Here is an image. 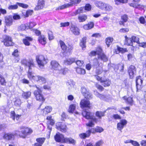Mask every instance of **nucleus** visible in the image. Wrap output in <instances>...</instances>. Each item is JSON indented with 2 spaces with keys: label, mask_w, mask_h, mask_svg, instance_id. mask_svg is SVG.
<instances>
[{
  "label": "nucleus",
  "mask_w": 146,
  "mask_h": 146,
  "mask_svg": "<svg viewBox=\"0 0 146 146\" xmlns=\"http://www.w3.org/2000/svg\"><path fill=\"white\" fill-rule=\"evenodd\" d=\"M64 138L63 135L59 133H57L54 136L55 140L58 142L63 143Z\"/></svg>",
  "instance_id": "nucleus-15"
},
{
  "label": "nucleus",
  "mask_w": 146,
  "mask_h": 146,
  "mask_svg": "<svg viewBox=\"0 0 146 146\" xmlns=\"http://www.w3.org/2000/svg\"><path fill=\"white\" fill-rule=\"evenodd\" d=\"M83 8L80 7L74 13V15H76L77 14L83 13Z\"/></svg>",
  "instance_id": "nucleus-50"
},
{
  "label": "nucleus",
  "mask_w": 146,
  "mask_h": 146,
  "mask_svg": "<svg viewBox=\"0 0 146 146\" xmlns=\"http://www.w3.org/2000/svg\"><path fill=\"white\" fill-rule=\"evenodd\" d=\"M123 99L125 100L129 104L132 103L133 101L132 97H129L127 98L126 96H124L123 98Z\"/></svg>",
  "instance_id": "nucleus-45"
},
{
  "label": "nucleus",
  "mask_w": 146,
  "mask_h": 146,
  "mask_svg": "<svg viewBox=\"0 0 146 146\" xmlns=\"http://www.w3.org/2000/svg\"><path fill=\"white\" fill-rule=\"evenodd\" d=\"M33 13V11L32 10H30L27 11L26 13L25 16L26 17H28L29 15H32Z\"/></svg>",
  "instance_id": "nucleus-63"
},
{
  "label": "nucleus",
  "mask_w": 146,
  "mask_h": 146,
  "mask_svg": "<svg viewBox=\"0 0 146 146\" xmlns=\"http://www.w3.org/2000/svg\"><path fill=\"white\" fill-rule=\"evenodd\" d=\"M73 49V46L72 45H68L66 47V49L65 50L67 52L70 53L71 52Z\"/></svg>",
  "instance_id": "nucleus-54"
},
{
  "label": "nucleus",
  "mask_w": 146,
  "mask_h": 146,
  "mask_svg": "<svg viewBox=\"0 0 146 146\" xmlns=\"http://www.w3.org/2000/svg\"><path fill=\"white\" fill-rule=\"evenodd\" d=\"M4 39L3 41L4 44L6 46H12L13 44L12 40L11 37L5 35L3 36Z\"/></svg>",
  "instance_id": "nucleus-8"
},
{
  "label": "nucleus",
  "mask_w": 146,
  "mask_h": 146,
  "mask_svg": "<svg viewBox=\"0 0 146 146\" xmlns=\"http://www.w3.org/2000/svg\"><path fill=\"white\" fill-rule=\"evenodd\" d=\"M136 69L135 66L133 65L130 66L128 70V72L131 78H132L134 76V75L136 73Z\"/></svg>",
  "instance_id": "nucleus-13"
},
{
  "label": "nucleus",
  "mask_w": 146,
  "mask_h": 146,
  "mask_svg": "<svg viewBox=\"0 0 146 146\" xmlns=\"http://www.w3.org/2000/svg\"><path fill=\"white\" fill-rule=\"evenodd\" d=\"M52 130V127H50L49 126H48L47 127V131L48 133V135L47 136V138L48 139H49L50 138V134L51 131Z\"/></svg>",
  "instance_id": "nucleus-59"
},
{
  "label": "nucleus",
  "mask_w": 146,
  "mask_h": 146,
  "mask_svg": "<svg viewBox=\"0 0 146 146\" xmlns=\"http://www.w3.org/2000/svg\"><path fill=\"white\" fill-rule=\"evenodd\" d=\"M87 99H84L81 100L80 103V107L82 109L85 108H90V103L89 101L87 100Z\"/></svg>",
  "instance_id": "nucleus-10"
},
{
  "label": "nucleus",
  "mask_w": 146,
  "mask_h": 146,
  "mask_svg": "<svg viewBox=\"0 0 146 146\" xmlns=\"http://www.w3.org/2000/svg\"><path fill=\"white\" fill-rule=\"evenodd\" d=\"M75 61V59L74 58H69L64 60V63L66 65H70L71 64Z\"/></svg>",
  "instance_id": "nucleus-32"
},
{
  "label": "nucleus",
  "mask_w": 146,
  "mask_h": 146,
  "mask_svg": "<svg viewBox=\"0 0 146 146\" xmlns=\"http://www.w3.org/2000/svg\"><path fill=\"white\" fill-rule=\"evenodd\" d=\"M12 55L15 57H16V59L15 60V62H17L19 60V54H18V50L17 49L15 50L12 53Z\"/></svg>",
  "instance_id": "nucleus-38"
},
{
  "label": "nucleus",
  "mask_w": 146,
  "mask_h": 146,
  "mask_svg": "<svg viewBox=\"0 0 146 146\" xmlns=\"http://www.w3.org/2000/svg\"><path fill=\"white\" fill-rule=\"evenodd\" d=\"M17 4L14 5H9L8 7V9L9 10H14L18 8V6Z\"/></svg>",
  "instance_id": "nucleus-53"
},
{
  "label": "nucleus",
  "mask_w": 146,
  "mask_h": 146,
  "mask_svg": "<svg viewBox=\"0 0 146 146\" xmlns=\"http://www.w3.org/2000/svg\"><path fill=\"white\" fill-rule=\"evenodd\" d=\"M29 29V27L27 25H26L25 24H22L18 27L19 30L24 31Z\"/></svg>",
  "instance_id": "nucleus-44"
},
{
  "label": "nucleus",
  "mask_w": 146,
  "mask_h": 146,
  "mask_svg": "<svg viewBox=\"0 0 146 146\" xmlns=\"http://www.w3.org/2000/svg\"><path fill=\"white\" fill-rule=\"evenodd\" d=\"M87 19V16L85 15H80L78 17V19L79 22H83Z\"/></svg>",
  "instance_id": "nucleus-37"
},
{
  "label": "nucleus",
  "mask_w": 146,
  "mask_h": 146,
  "mask_svg": "<svg viewBox=\"0 0 146 146\" xmlns=\"http://www.w3.org/2000/svg\"><path fill=\"white\" fill-rule=\"evenodd\" d=\"M77 104H71L69 107L68 111L70 113H73L75 110L76 107L77 106Z\"/></svg>",
  "instance_id": "nucleus-22"
},
{
  "label": "nucleus",
  "mask_w": 146,
  "mask_h": 146,
  "mask_svg": "<svg viewBox=\"0 0 146 146\" xmlns=\"http://www.w3.org/2000/svg\"><path fill=\"white\" fill-rule=\"evenodd\" d=\"M6 82L5 78L1 74H0V84L2 86H5Z\"/></svg>",
  "instance_id": "nucleus-42"
},
{
  "label": "nucleus",
  "mask_w": 146,
  "mask_h": 146,
  "mask_svg": "<svg viewBox=\"0 0 146 146\" xmlns=\"http://www.w3.org/2000/svg\"><path fill=\"white\" fill-rule=\"evenodd\" d=\"M15 134L14 133H5L3 136V138L7 140H13L15 137Z\"/></svg>",
  "instance_id": "nucleus-14"
},
{
  "label": "nucleus",
  "mask_w": 146,
  "mask_h": 146,
  "mask_svg": "<svg viewBox=\"0 0 146 146\" xmlns=\"http://www.w3.org/2000/svg\"><path fill=\"white\" fill-rule=\"evenodd\" d=\"M113 40V38L110 37H109L106 39V43L108 47H109L110 45L111 44Z\"/></svg>",
  "instance_id": "nucleus-41"
},
{
  "label": "nucleus",
  "mask_w": 146,
  "mask_h": 146,
  "mask_svg": "<svg viewBox=\"0 0 146 146\" xmlns=\"http://www.w3.org/2000/svg\"><path fill=\"white\" fill-rule=\"evenodd\" d=\"M115 4L117 5H119L121 3H124L127 2V0H115Z\"/></svg>",
  "instance_id": "nucleus-51"
},
{
  "label": "nucleus",
  "mask_w": 146,
  "mask_h": 146,
  "mask_svg": "<svg viewBox=\"0 0 146 146\" xmlns=\"http://www.w3.org/2000/svg\"><path fill=\"white\" fill-rule=\"evenodd\" d=\"M98 57L99 59H100L104 62H106L108 60V58L106 55L103 53L98 55Z\"/></svg>",
  "instance_id": "nucleus-35"
},
{
  "label": "nucleus",
  "mask_w": 146,
  "mask_h": 146,
  "mask_svg": "<svg viewBox=\"0 0 146 146\" xmlns=\"http://www.w3.org/2000/svg\"><path fill=\"white\" fill-rule=\"evenodd\" d=\"M51 68L54 70V72L57 74H64L67 71V68H62L59 63L55 60L52 61L50 62Z\"/></svg>",
  "instance_id": "nucleus-2"
},
{
  "label": "nucleus",
  "mask_w": 146,
  "mask_h": 146,
  "mask_svg": "<svg viewBox=\"0 0 146 146\" xmlns=\"http://www.w3.org/2000/svg\"><path fill=\"white\" fill-rule=\"evenodd\" d=\"M52 109V108L50 106H46L43 110V114L46 115L50 113Z\"/></svg>",
  "instance_id": "nucleus-30"
},
{
  "label": "nucleus",
  "mask_w": 146,
  "mask_h": 146,
  "mask_svg": "<svg viewBox=\"0 0 146 146\" xmlns=\"http://www.w3.org/2000/svg\"><path fill=\"white\" fill-rule=\"evenodd\" d=\"M104 115V112L97 111L96 112V115L99 119H101L102 117Z\"/></svg>",
  "instance_id": "nucleus-43"
},
{
  "label": "nucleus",
  "mask_w": 146,
  "mask_h": 146,
  "mask_svg": "<svg viewBox=\"0 0 146 146\" xmlns=\"http://www.w3.org/2000/svg\"><path fill=\"white\" fill-rule=\"evenodd\" d=\"M131 38L132 40V42H136L138 44L139 43V38L137 37H136L135 36H133L131 37Z\"/></svg>",
  "instance_id": "nucleus-52"
},
{
  "label": "nucleus",
  "mask_w": 146,
  "mask_h": 146,
  "mask_svg": "<svg viewBox=\"0 0 146 146\" xmlns=\"http://www.w3.org/2000/svg\"><path fill=\"white\" fill-rule=\"evenodd\" d=\"M63 143L71 144L75 145L76 143V141L71 137H65Z\"/></svg>",
  "instance_id": "nucleus-17"
},
{
  "label": "nucleus",
  "mask_w": 146,
  "mask_h": 146,
  "mask_svg": "<svg viewBox=\"0 0 146 146\" xmlns=\"http://www.w3.org/2000/svg\"><path fill=\"white\" fill-rule=\"evenodd\" d=\"M20 129H21V133L20 134V136L23 138H25L27 136L31 134L33 132L31 128L28 127L22 126L20 127Z\"/></svg>",
  "instance_id": "nucleus-6"
},
{
  "label": "nucleus",
  "mask_w": 146,
  "mask_h": 146,
  "mask_svg": "<svg viewBox=\"0 0 146 146\" xmlns=\"http://www.w3.org/2000/svg\"><path fill=\"white\" fill-rule=\"evenodd\" d=\"M70 30L71 32L75 35H79L80 34V30L76 26L71 24Z\"/></svg>",
  "instance_id": "nucleus-12"
},
{
  "label": "nucleus",
  "mask_w": 146,
  "mask_h": 146,
  "mask_svg": "<svg viewBox=\"0 0 146 146\" xmlns=\"http://www.w3.org/2000/svg\"><path fill=\"white\" fill-rule=\"evenodd\" d=\"M39 42L42 45H44L46 43V38L44 35L40 36L38 38Z\"/></svg>",
  "instance_id": "nucleus-23"
},
{
  "label": "nucleus",
  "mask_w": 146,
  "mask_h": 146,
  "mask_svg": "<svg viewBox=\"0 0 146 146\" xmlns=\"http://www.w3.org/2000/svg\"><path fill=\"white\" fill-rule=\"evenodd\" d=\"M70 4L69 3L64 4L63 5H62V6H60V7L58 8V10L62 9L65 8H67V7H70Z\"/></svg>",
  "instance_id": "nucleus-58"
},
{
  "label": "nucleus",
  "mask_w": 146,
  "mask_h": 146,
  "mask_svg": "<svg viewBox=\"0 0 146 146\" xmlns=\"http://www.w3.org/2000/svg\"><path fill=\"white\" fill-rule=\"evenodd\" d=\"M103 83H104L102 84L104 87L108 86L111 84V82L108 80H104Z\"/></svg>",
  "instance_id": "nucleus-48"
},
{
  "label": "nucleus",
  "mask_w": 146,
  "mask_h": 146,
  "mask_svg": "<svg viewBox=\"0 0 146 146\" xmlns=\"http://www.w3.org/2000/svg\"><path fill=\"white\" fill-rule=\"evenodd\" d=\"M6 25L7 26H10L12 24L13 19L11 17L9 16L5 17Z\"/></svg>",
  "instance_id": "nucleus-24"
},
{
  "label": "nucleus",
  "mask_w": 146,
  "mask_h": 146,
  "mask_svg": "<svg viewBox=\"0 0 146 146\" xmlns=\"http://www.w3.org/2000/svg\"><path fill=\"white\" fill-rule=\"evenodd\" d=\"M37 62L40 68L43 67L48 61L47 59L42 55L37 56L36 57Z\"/></svg>",
  "instance_id": "nucleus-4"
},
{
  "label": "nucleus",
  "mask_w": 146,
  "mask_h": 146,
  "mask_svg": "<svg viewBox=\"0 0 146 146\" xmlns=\"http://www.w3.org/2000/svg\"><path fill=\"white\" fill-rule=\"evenodd\" d=\"M40 81L44 84L46 82V79L44 77L38 75L36 81L38 82Z\"/></svg>",
  "instance_id": "nucleus-40"
},
{
  "label": "nucleus",
  "mask_w": 146,
  "mask_h": 146,
  "mask_svg": "<svg viewBox=\"0 0 146 146\" xmlns=\"http://www.w3.org/2000/svg\"><path fill=\"white\" fill-rule=\"evenodd\" d=\"M17 4L19 6L24 8H27L28 7V5L26 4L19 3L18 2L17 3Z\"/></svg>",
  "instance_id": "nucleus-55"
},
{
  "label": "nucleus",
  "mask_w": 146,
  "mask_h": 146,
  "mask_svg": "<svg viewBox=\"0 0 146 146\" xmlns=\"http://www.w3.org/2000/svg\"><path fill=\"white\" fill-rule=\"evenodd\" d=\"M36 87V89L34 91L33 94L36 100L40 102H44L45 99L43 95L42 94V90L41 88L37 87L36 85L34 86Z\"/></svg>",
  "instance_id": "nucleus-3"
},
{
  "label": "nucleus",
  "mask_w": 146,
  "mask_h": 146,
  "mask_svg": "<svg viewBox=\"0 0 146 146\" xmlns=\"http://www.w3.org/2000/svg\"><path fill=\"white\" fill-rule=\"evenodd\" d=\"M21 115H16L14 111H12L11 112V117L14 120L16 119L17 121L21 117Z\"/></svg>",
  "instance_id": "nucleus-27"
},
{
  "label": "nucleus",
  "mask_w": 146,
  "mask_h": 146,
  "mask_svg": "<svg viewBox=\"0 0 146 146\" xmlns=\"http://www.w3.org/2000/svg\"><path fill=\"white\" fill-rule=\"evenodd\" d=\"M21 63L28 66L29 68L27 74L28 78L31 80L36 81L38 75H36L32 71V70L35 67L34 63L33 60H31L27 61L26 60H23L22 61Z\"/></svg>",
  "instance_id": "nucleus-1"
},
{
  "label": "nucleus",
  "mask_w": 146,
  "mask_h": 146,
  "mask_svg": "<svg viewBox=\"0 0 146 146\" xmlns=\"http://www.w3.org/2000/svg\"><path fill=\"white\" fill-rule=\"evenodd\" d=\"M118 49L119 50L120 52H121V53H124L125 52H127L128 51L127 48H123L119 46H118Z\"/></svg>",
  "instance_id": "nucleus-57"
},
{
  "label": "nucleus",
  "mask_w": 146,
  "mask_h": 146,
  "mask_svg": "<svg viewBox=\"0 0 146 146\" xmlns=\"http://www.w3.org/2000/svg\"><path fill=\"white\" fill-rule=\"evenodd\" d=\"M91 131L88 130L85 133H82L79 134V137L82 139H85L86 137H88L90 135Z\"/></svg>",
  "instance_id": "nucleus-19"
},
{
  "label": "nucleus",
  "mask_w": 146,
  "mask_h": 146,
  "mask_svg": "<svg viewBox=\"0 0 146 146\" xmlns=\"http://www.w3.org/2000/svg\"><path fill=\"white\" fill-rule=\"evenodd\" d=\"M75 82L72 81H69L67 83L66 85L68 89L71 91H73L75 89Z\"/></svg>",
  "instance_id": "nucleus-18"
},
{
  "label": "nucleus",
  "mask_w": 146,
  "mask_h": 146,
  "mask_svg": "<svg viewBox=\"0 0 146 146\" xmlns=\"http://www.w3.org/2000/svg\"><path fill=\"white\" fill-rule=\"evenodd\" d=\"M45 138L42 137L36 139V140L37 143L42 145L45 141Z\"/></svg>",
  "instance_id": "nucleus-47"
},
{
  "label": "nucleus",
  "mask_w": 146,
  "mask_h": 146,
  "mask_svg": "<svg viewBox=\"0 0 146 146\" xmlns=\"http://www.w3.org/2000/svg\"><path fill=\"white\" fill-rule=\"evenodd\" d=\"M59 42L62 49L63 50L65 51L66 49L67 46L66 45L64 42L62 40H60Z\"/></svg>",
  "instance_id": "nucleus-49"
},
{
  "label": "nucleus",
  "mask_w": 146,
  "mask_h": 146,
  "mask_svg": "<svg viewBox=\"0 0 146 146\" xmlns=\"http://www.w3.org/2000/svg\"><path fill=\"white\" fill-rule=\"evenodd\" d=\"M129 5L131 7L137 9H140L144 7V6L136 3H130Z\"/></svg>",
  "instance_id": "nucleus-25"
},
{
  "label": "nucleus",
  "mask_w": 146,
  "mask_h": 146,
  "mask_svg": "<svg viewBox=\"0 0 146 146\" xmlns=\"http://www.w3.org/2000/svg\"><path fill=\"white\" fill-rule=\"evenodd\" d=\"M44 6V0H38L37 5L36 7L37 10L42 9Z\"/></svg>",
  "instance_id": "nucleus-20"
},
{
  "label": "nucleus",
  "mask_w": 146,
  "mask_h": 146,
  "mask_svg": "<svg viewBox=\"0 0 146 146\" xmlns=\"http://www.w3.org/2000/svg\"><path fill=\"white\" fill-rule=\"evenodd\" d=\"M56 128L62 132H65L66 131L67 127L64 123L60 122L57 123L56 124Z\"/></svg>",
  "instance_id": "nucleus-9"
},
{
  "label": "nucleus",
  "mask_w": 146,
  "mask_h": 146,
  "mask_svg": "<svg viewBox=\"0 0 146 146\" xmlns=\"http://www.w3.org/2000/svg\"><path fill=\"white\" fill-rule=\"evenodd\" d=\"M99 98L101 100L107 101H109L111 99V96L110 95H104L100 94Z\"/></svg>",
  "instance_id": "nucleus-21"
},
{
  "label": "nucleus",
  "mask_w": 146,
  "mask_h": 146,
  "mask_svg": "<svg viewBox=\"0 0 146 146\" xmlns=\"http://www.w3.org/2000/svg\"><path fill=\"white\" fill-rule=\"evenodd\" d=\"M96 123L93 120L90 119L88 123H86V125L90 127H93L94 125V123Z\"/></svg>",
  "instance_id": "nucleus-46"
},
{
  "label": "nucleus",
  "mask_w": 146,
  "mask_h": 146,
  "mask_svg": "<svg viewBox=\"0 0 146 146\" xmlns=\"http://www.w3.org/2000/svg\"><path fill=\"white\" fill-rule=\"evenodd\" d=\"M136 85L137 91L141 89L143 80L141 79L140 76L137 77L136 79Z\"/></svg>",
  "instance_id": "nucleus-16"
},
{
  "label": "nucleus",
  "mask_w": 146,
  "mask_h": 146,
  "mask_svg": "<svg viewBox=\"0 0 146 146\" xmlns=\"http://www.w3.org/2000/svg\"><path fill=\"white\" fill-rule=\"evenodd\" d=\"M87 38L86 37L83 38L80 43V45L82 47L83 50H84L86 48V43Z\"/></svg>",
  "instance_id": "nucleus-28"
},
{
  "label": "nucleus",
  "mask_w": 146,
  "mask_h": 146,
  "mask_svg": "<svg viewBox=\"0 0 146 146\" xmlns=\"http://www.w3.org/2000/svg\"><path fill=\"white\" fill-rule=\"evenodd\" d=\"M95 131L98 133H101L104 131V129L101 127H97L95 128Z\"/></svg>",
  "instance_id": "nucleus-61"
},
{
  "label": "nucleus",
  "mask_w": 146,
  "mask_h": 146,
  "mask_svg": "<svg viewBox=\"0 0 146 146\" xmlns=\"http://www.w3.org/2000/svg\"><path fill=\"white\" fill-rule=\"evenodd\" d=\"M21 101L19 99H17L14 102L15 105L16 106L19 107L21 104Z\"/></svg>",
  "instance_id": "nucleus-56"
},
{
  "label": "nucleus",
  "mask_w": 146,
  "mask_h": 146,
  "mask_svg": "<svg viewBox=\"0 0 146 146\" xmlns=\"http://www.w3.org/2000/svg\"><path fill=\"white\" fill-rule=\"evenodd\" d=\"M105 3L101 1H97L95 2V5L98 8L102 9H104V6Z\"/></svg>",
  "instance_id": "nucleus-34"
},
{
  "label": "nucleus",
  "mask_w": 146,
  "mask_h": 146,
  "mask_svg": "<svg viewBox=\"0 0 146 146\" xmlns=\"http://www.w3.org/2000/svg\"><path fill=\"white\" fill-rule=\"evenodd\" d=\"M82 114L86 119H92L95 123L97 122L98 119L94 116V114L93 113L84 110L82 112Z\"/></svg>",
  "instance_id": "nucleus-5"
},
{
  "label": "nucleus",
  "mask_w": 146,
  "mask_h": 146,
  "mask_svg": "<svg viewBox=\"0 0 146 146\" xmlns=\"http://www.w3.org/2000/svg\"><path fill=\"white\" fill-rule=\"evenodd\" d=\"M33 39L29 37H27L23 39V42L24 44L26 46H29L30 45L29 42L31 41Z\"/></svg>",
  "instance_id": "nucleus-31"
},
{
  "label": "nucleus",
  "mask_w": 146,
  "mask_h": 146,
  "mask_svg": "<svg viewBox=\"0 0 146 146\" xmlns=\"http://www.w3.org/2000/svg\"><path fill=\"white\" fill-rule=\"evenodd\" d=\"M81 0H74V1H71L69 3L70 6L74 5L76 4H77L79 3L80 2Z\"/></svg>",
  "instance_id": "nucleus-60"
},
{
  "label": "nucleus",
  "mask_w": 146,
  "mask_h": 146,
  "mask_svg": "<svg viewBox=\"0 0 146 146\" xmlns=\"http://www.w3.org/2000/svg\"><path fill=\"white\" fill-rule=\"evenodd\" d=\"M125 44L127 45L132 46L133 42L131 38L128 37L127 36H125Z\"/></svg>",
  "instance_id": "nucleus-29"
},
{
  "label": "nucleus",
  "mask_w": 146,
  "mask_h": 146,
  "mask_svg": "<svg viewBox=\"0 0 146 146\" xmlns=\"http://www.w3.org/2000/svg\"><path fill=\"white\" fill-rule=\"evenodd\" d=\"M48 39L50 40H51L53 39L54 37L52 32L51 31H48Z\"/></svg>",
  "instance_id": "nucleus-62"
},
{
  "label": "nucleus",
  "mask_w": 146,
  "mask_h": 146,
  "mask_svg": "<svg viewBox=\"0 0 146 146\" xmlns=\"http://www.w3.org/2000/svg\"><path fill=\"white\" fill-rule=\"evenodd\" d=\"M127 122L125 119H123L120 120V122L117 125V129L121 131L124 126L127 123Z\"/></svg>",
  "instance_id": "nucleus-11"
},
{
  "label": "nucleus",
  "mask_w": 146,
  "mask_h": 146,
  "mask_svg": "<svg viewBox=\"0 0 146 146\" xmlns=\"http://www.w3.org/2000/svg\"><path fill=\"white\" fill-rule=\"evenodd\" d=\"M81 92L86 99H90L92 98V95L88 89L85 87H82L81 88Z\"/></svg>",
  "instance_id": "nucleus-7"
},
{
  "label": "nucleus",
  "mask_w": 146,
  "mask_h": 146,
  "mask_svg": "<svg viewBox=\"0 0 146 146\" xmlns=\"http://www.w3.org/2000/svg\"><path fill=\"white\" fill-rule=\"evenodd\" d=\"M112 9V6L108 4L105 3L104 6V9L103 10H105L106 11H109Z\"/></svg>",
  "instance_id": "nucleus-39"
},
{
  "label": "nucleus",
  "mask_w": 146,
  "mask_h": 146,
  "mask_svg": "<svg viewBox=\"0 0 146 146\" xmlns=\"http://www.w3.org/2000/svg\"><path fill=\"white\" fill-rule=\"evenodd\" d=\"M94 25V23L93 22H90L89 23L87 24L84 25L83 26V28L85 30H89L93 28Z\"/></svg>",
  "instance_id": "nucleus-26"
},
{
  "label": "nucleus",
  "mask_w": 146,
  "mask_h": 146,
  "mask_svg": "<svg viewBox=\"0 0 146 146\" xmlns=\"http://www.w3.org/2000/svg\"><path fill=\"white\" fill-rule=\"evenodd\" d=\"M31 92L30 91L23 92L22 95V97L24 99H27L31 96Z\"/></svg>",
  "instance_id": "nucleus-33"
},
{
  "label": "nucleus",
  "mask_w": 146,
  "mask_h": 146,
  "mask_svg": "<svg viewBox=\"0 0 146 146\" xmlns=\"http://www.w3.org/2000/svg\"><path fill=\"white\" fill-rule=\"evenodd\" d=\"M76 71L77 73L80 74L84 75L86 73L85 70L80 68H77Z\"/></svg>",
  "instance_id": "nucleus-36"
},
{
  "label": "nucleus",
  "mask_w": 146,
  "mask_h": 146,
  "mask_svg": "<svg viewBox=\"0 0 146 146\" xmlns=\"http://www.w3.org/2000/svg\"><path fill=\"white\" fill-rule=\"evenodd\" d=\"M131 143L134 146H140L139 144L136 141L132 140Z\"/></svg>",
  "instance_id": "nucleus-64"
}]
</instances>
